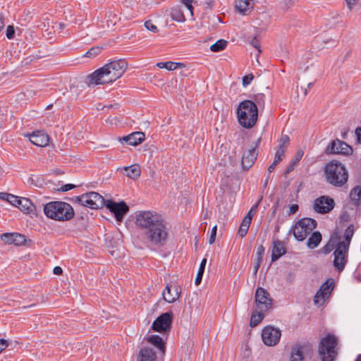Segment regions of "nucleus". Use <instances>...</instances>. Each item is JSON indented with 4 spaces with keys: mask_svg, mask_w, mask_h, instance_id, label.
I'll use <instances>...</instances> for the list:
<instances>
[{
    "mask_svg": "<svg viewBox=\"0 0 361 361\" xmlns=\"http://www.w3.org/2000/svg\"><path fill=\"white\" fill-rule=\"evenodd\" d=\"M15 30L13 25H8L6 28V37L8 39H11L14 37Z\"/></svg>",
    "mask_w": 361,
    "mask_h": 361,
    "instance_id": "43",
    "label": "nucleus"
},
{
    "mask_svg": "<svg viewBox=\"0 0 361 361\" xmlns=\"http://www.w3.org/2000/svg\"><path fill=\"white\" fill-rule=\"evenodd\" d=\"M228 44V42L225 39H219L214 44L211 45L210 49L213 52H219L225 49Z\"/></svg>",
    "mask_w": 361,
    "mask_h": 361,
    "instance_id": "34",
    "label": "nucleus"
},
{
    "mask_svg": "<svg viewBox=\"0 0 361 361\" xmlns=\"http://www.w3.org/2000/svg\"><path fill=\"white\" fill-rule=\"evenodd\" d=\"M135 224L143 231L144 238L147 243L157 247L166 244L169 233L160 214L152 211L140 212L136 215Z\"/></svg>",
    "mask_w": 361,
    "mask_h": 361,
    "instance_id": "1",
    "label": "nucleus"
},
{
    "mask_svg": "<svg viewBox=\"0 0 361 361\" xmlns=\"http://www.w3.org/2000/svg\"><path fill=\"white\" fill-rule=\"evenodd\" d=\"M350 10H352L354 6L357 4L358 0H345Z\"/></svg>",
    "mask_w": 361,
    "mask_h": 361,
    "instance_id": "54",
    "label": "nucleus"
},
{
    "mask_svg": "<svg viewBox=\"0 0 361 361\" xmlns=\"http://www.w3.org/2000/svg\"><path fill=\"white\" fill-rule=\"evenodd\" d=\"M216 231H217V226H214L211 231V233H210V236H209V243L210 245L213 244L215 241L216 235Z\"/></svg>",
    "mask_w": 361,
    "mask_h": 361,
    "instance_id": "42",
    "label": "nucleus"
},
{
    "mask_svg": "<svg viewBox=\"0 0 361 361\" xmlns=\"http://www.w3.org/2000/svg\"><path fill=\"white\" fill-rule=\"evenodd\" d=\"M263 97H264L263 94L257 95L255 97V100H256L257 103H258L259 104L261 102H263Z\"/></svg>",
    "mask_w": 361,
    "mask_h": 361,
    "instance_id": "61",
    "label": "nucleus"
},
{
    "mask_svg": "<svg viewBox=\"0 0 361 361\" xmlns=\"http://www.w3.org/2000/svg\"><path fill=\"white\" fill-rule=\"evenodd\" d=\"M17 207L25 213H31L35 210V206L33 203L28 198L25 197L20 198Z\"/></svg>",
    "mask_w": 361,
    "mask_h": 361,
    "instance_id": "26",
    "label": "nucleus"
},
{
    "mask_svg": "<svg viewBox=\"0 0 361 361\" xmlns=\"http://www.w3.org/2000/svg\"><path fill=\"white\" fill-rule=\"evenodd\" d=\"M290 141L289 137L287 135H282L279 140V144L287 145Z\"/></svg>",
    "mask_w": 361,
    "mask_h": 361,
    "instance_id": "51",
    "label": "nucleus"
},
{
    "mask_svg": "<svg viewBox=\"0 0 361 361\" xmlns=\"http://www.w3.org/2000/svg\"><path fill=\"white\" fill-rule=\"evenodd\" d=\"M350 198L355 204H361V186H356L350 191Z\"/></svg>",
    "mask_w": 361,
    "mask_h": 361,
    "instance_id": "30",
    "label": "nucleus"
},
{
    "mask_svg": "<svg viewBox=\"0 0 361 361\" xmlns=\"http://www.w3.org/2000/svg\"><path fill=\"white\" fill-rule=\"evenodd\" d=\"M173 316V314L171 312L161 314L154 321L152 329L154 331L160 333L169 331L172 324Z\"/></svg>",
    "mask_w": 361,
    "mask_h": 361,
    "instance_id": "10",
    "label": "nucleus"
},
{
    "mask_svg": "<svg viewBox=\"0 0 361 361\" xmlns=\"http://www.w3.org/2000/svg\"><path fill=\"white\" fill-rule=\"evenodd\" d=\"M102 51V47H94L90 49L85 54L84 56L88 58H94L97 56Z\"/></svg>",
    "mask_w": 361,
    "mask_h": 361,
    "instance_id": "38",
    "label": "nucleus"
},
{
    "mask_svg": "<svg viewBox=\"0 0 361 361\" xmlns=\"http://www.w3.org/2000/svg\"><path fill=\"white\" fill-rule=\"evenodd\" d=\"M43 209L48 218L56 221H68L74 216L72 206L65 202H50L44 205Z\"/></svg>",
    "mask_w": 361,
    "mask_h": 361,
    "instance_id": "4",
    "label": "nucleus"
},
{
    "mask_svg": "<svg viewBox=\"0 0 361 361\" xmlns=\"http://www.w3.org/2000/svg\"><path fill=\"white\" fill-rule=\"evenodd\" d=\"M298 210V204H292L290 207V209H289V214H295L297 211Z\"/></svg>",
    "mask_w": 361,
    "mask_h": 361,
    "instance_id": "55",
    "label": "nucleus"
},
{
    "mask_svg": "<svg viewBox=\"0 0 361 361\" xmlns=\"http://www.w3.org/2000/svg\"><path fill=\"white\" fill-rule=\"evenodd\" d=\"M123 170L126 171V176L132 179L137 178L141 174L140 167L137 164L125 166Z\"/></svg>",
    "mask_w": 361,
    "mask_h": 361,
    "instance_id": "27",
    "label": "nucleus"
},
{
    "mask_svg": "<svg viewBox=\"0 0 361 361\" xmlns=\"http://www.w3.org/2000/svg\"><path fill=\"white\" fill-rule=\"evenodd\" d=\"M281 336V330L272 326H265L262 331L263 343L267 346L276 345L279 342Z\"/></svg>",
    "mask_w": 361,
    "mask_h": 361,
    "instance_id": "12",
    "label": "nucleus"
},
{
    "mask_svg": "<svg viewBox=\"0 0 361 361\" xmlns=\"http://www.w3.org/2000/svg\"><path fill=\"white\" fill-rule=\"evenodd\" d=\"M317 224V221L313 219L303 218L291 227L289 233L292 232L297 240L302 241L316 228Z\"/></svg>",
    "mask_w": 361,
    "mask_h": 361,
    "instance_id": "8",
    "label": "nucleus"
},
{
    "mask_svg": "<svg viewBox=\"0 0 361 361\" xmlns=\"http://www.w3.org/2000/svg\"><path fill=\"white\" fill-rule=\"evenodd\" d=\"M262 199V197H261V198L259 199V201H258L255 204H254V205L251 207V209H250V211H249V212H248V213L247 214H250V217H252H252H253V216L255 215V212H256V210H257V207H258V206H259V202H261Z\"/></svg>",
    "mask_w": 361,
    "mask_h": 361,
    "instance_id": "48",
    "label": "nucleus"
},
{
    "mask_svg": "<svg viewBox=\"0 0 361 361\" xmlns=\"http://www.w3.org/2000/svg\"><path fill=\"white\" fill-rule=\"evenodd\" d=\"M145 27L146 29L154 33H157L159 31L157 27L152 23L151 20H148L145 23Z\"/></svg>",
    "mask_w": 361,
    "mask_h": 361,
    "instance_id": "39",
    "label": "nucleus"
},
{
    "mask_svg": "<svg viewBox=\"0 0 361 361\" xmlns=\"http://www.w3.org/2000/svg\"><path fill=\"white\" fill-rule=\"evenodd\" d=\"M249 228L250 227L243 226L242 224H240L238 231L239 235L241 237H245L247 233Z\"/></svg>",
    "mask_w": 361,
    "mask_h": 361,
    "instance_id": "46",
    "label": "nucleus"
},
{
    "mask_svg": "<svg viewBox=\"0 0 361 361\" xmlns=\"http://www.w3.org/2000/svg\"><path fill=\"white\" fill-rule=\"evenodd\" d=\"M30 141L36 146L44 147L49 143V136L43 131L33 132L29 135Z\"/></svg>",
    "mask_w": 361,
    "mask_h": 361,
    "instance_id": "20",
    "label": "nucleus"
},
{
    "mask_svg": "<svg viewBox=\"0 0 361 361\" xmlns=\"http://www.w3.org/2000/svg\"><path fill=\"white\" fill-rule=\"evenodd\" d=\"M326 181L335 186L341 187L348 180V173L345 167L338 161H330L324 168Z\"/></svg>",
    "mask_w": 361,
    "mask_h": 361,
    "instance_id": "6",
    "label": "nucleus"
},
{
    "mask_svg": "<svg viewBox=\"0 0 361 361\" xmlns=\"http://www.w3.org/2000/svg\"><path fill=\"white\" fill-rule=\"evenodd\" d=\"M182 1L188 10L190 12L191 16H193V6L191 4L192 0H182Z\"/></svg>",
    "mask_w": 361,
    "mask_h": 361,
    "instance_id": "47",
    "label": "nucleus"
},
{
    "mask_svg": "<svg viewBox=\"0 0 361 361\" xmlns=\"http://www.w3.org/2000/svg\"><path fill=\"white\" fill-rule=\"evenodd\" d=\"M355 134H356L357 142L361 144V127L357 128L355 130Z\"/></svg>",
    "mask_w": 361,
    "mask_h": 361,
    "instance_id": "56",
    "label": "nucleus"
},
{
    "mask_svg": "<svg viewBox=\"0 0 361 361\" xmlns=\"http://www.w3.org/2000/svg\"><path fill=\"white\" fill-rule=\"evenodd\" d=\"M160 68H166L169 71H173L178 67H184V64L181 63H175L172 61L160 62L157 64Z\"/></svg>",
    "mask_w": 361,
    "mask_h": 361,
    "instance_id": "32",
    "label": "nucleus"
},
{
    "mask_svg": "<svg viewBox=\"0 0 361 361\" xmlns=\"http://www.w3.org/2000/svg\"><path fill=\"white\" fill-rule=\"evenodd\" d=\"M335 207V202L333 198L323 195L317 197L314 202L313 208L315 212L319 214H326L331 212Z\"/></svg>",
    "mask_w": 361,
    "mask_h": 361,
    "instance_id": "15",
    "label": "nucleus"
},
{
    "mask_svg": "<svg viewBox=\"0 0 361 361\" xmlns=\"http://www.w3.org/2000/svg\"><path fill=\"white\" fill-rule=\"evenodd\" d=\"M348 214L345 212L341 215V221H348Z\"/></svg>",
    "mask_w": 361,
    "mask_h": 361,
    "instance_id": "62",
    "label": "nucleus"
},
{
    "mask_svg": "<svg viewBox=\"0 0 361 361\" xmlns=\"http://www.w3.org/2000/svg\"><path fill=\"white\" fill-rule=\"evenodd\" d=\"M263 318H264V314H262V312H261L259 310V312H257V311L253 312V313L252 314L250 322V326L255 327L260 323V322L262 320Z\"/></svg>",
    "mask_w": 361,
    "mask_h": 361,
    "instance_id": "33",
    "label": "nucleus"
},
{
    "mask_svg": "<svg viewBox=\"0 0 361 361\" xmlns=\"http://www.w3.org/2000/svg\"><path fill=\"white\" fill-rule=\"evenodd\" d=\"M206 263H207V259L204 258L201 262L198 272H197L196 278H195V283L196 285H199L202 281Z\"/></svg>",
    "mask_w": 361,
    "mask_h": 361,
    "instance_id": "37",
    "label": "nucleus"
},
{
    "mask_svg": "<svg viewBox=\"0 0 361 361\" xmlns=\"http://www.w3.org/2000/svg\"><path fill=\"white\" fill-rule=\"evenodd\" d=\"M354 235V226L350 224L343 234V240H338L334 252V266L338 271L344 269L348 262V254L352 238Z\"/></svg>",
    "mask_w": 361,
    "mask_h": 361,
    "instance_id": "3",
    "label": "nucleus"
},
{
    "mask_svg": "<svg viewBox=\"0 0 361 361\" xmlns=\"http://www.w3.org/2000/svg\"><path fill=\"white\" fill-rule=\"evenodd\" d=\"M328 298L329 296L327 295H324V293L319 289L314 296V303L317 306H321L324 303L326 299Z\"/></svg>",
    "mask_w": 361,
    "mask_h": 361,
    "instance_id": "35",
    "label": "nucleus"
},
{
    "mask_svg": "<svg viewBox=\"0 0 361 361\" xmlns=\"http://www.w3.org/2000/svg\"><path fill=\"white\" fill-rule=\"evenodd\" d=\"M1 240L6 244H13L17 246L23 245L25 241V236L18 233H5L1 235Z\"/></svg>",
    "mask_w": 361,
    "mask_h": 361,
    "instance_id": "19",
    "label": "nucleus"
},
{
    "mask_svg": "<svg viewBox=\"0 0 361 361\" xmlns=\"http://www.w3.org/2000/svg\"><path fill=\"white\" fill-rule=\"evenodd\" d=\"M53 272L56 275H61L63 273V269L60 267H55L53 269Z\"/></svg>",
    "mask_w": 361,
    "mask_h": 361,
    "instance_id": "58",
    "label": "nucleus"
},
{
    "mask_svg": "<svg viewBox=\"0 0 361 361\" xmlns=\"http://www.w3.org/2000/svg\"><path fill=\"white\" fill-rule=\"evenodd\" d=\"M171 17L177 22H184L185 20L183 11L178 7H174L171 9Z\"/></svg>",
    "mask_w": 361,
    "mask_h": 361,
    "instance_id": "31",
    "label": "nucleus"
},
{
    "mask_svg": "<svg viewBox=\"0 0 361 361\" xmlns=\"http://www.w3.org/2000/svg\"><path fill=\"white\" fill-rule=\"evenodd\" d=\"M255 300L257 309L261 312L267 311L272 306V300L269 293L262 287L257 288Z\"/></svg>",
    "mask_w": 361,
    "mask_h": 361,
    "instance_id": "11",
    "label": "nucleus"
},
{
    "mask_svg": "<svg viewBox=\"0 0 361 361\" xmlns=\"http://www.w3.org/2000/svg\"><path fill=\"white\" fill-rule=\"evenodd\" d=\"M253 78H254V76L252 74H248V75L244 76L243 78V85L244 87H246L251 82V81L253 80Z\"/></svg>",
    "mask_w": 361,
    "mask_h": 361,
    "instance_id": "44",
    "label": "nucleus"
},
{
    "mask_svg": "<svg viewBox=\"0 0 361 361\" xmlns=\"http://www.w3.org/2000/svg\"><path fill=\"white\" fill-rule=\"evenodd\" d=\"M334 288V281L333 280H327L325 283H324L319 290L324 293V295H330Z\"/></svg>",
    "mask_w": 361,
    "mask_h": 361,
    "instance_id": "36",
    "label": "nucleus"
},
{
    "mask_svg": "<svg viewBox=\"0 0 361 361\" xmlns=\"http://www.w3.org/2000/svg\"><path fill=\"white\" fill-rule=\"evenodd\" d=\"M286 248L283 246V244L280 240L274 241L273 243V249L271 253V261L275 262L278 259H279L281 256L285 255Z\"/></svg>",
    "mask_w": 361,
    "mask_h": 361,
    "instance_id": "24",
    "label": "nucleus"
},
{
    "mask_svg": "<svg viewBox=\"0 0 361 361\" xmlns=\"http://www.w3.org/2000/svg\"><path fill=\"white\" fill-rule=\"evenodd\" d=\"M75 200L81 205L94 209L102 208L104 205L106 206V200L96 192H90L77 196Z\"/></svg>",
    "mask_w": 361,
    "mask_h": 361,
    "instance_id": "9",
    "label": "nucleus"
},
{
    "mask_svg": "<svg viewBox=\"0 0 361 361\" xmlns=\"http://www.w3.org/2000/svg\"><path fill=\"white\" fill-rule=\"evenodd\" d=\"M106 208L114 214L117 221H121L125 214L129 211V207L124 201L116 202L111 200H106Z\"/></svg>",
    "mask_w": 361,
    "mask_h": 361,
    "instance_id": "13",
    "label": "nucleus"
},
{
    "mask_svg": "<svg viewBox=\"0 0 361 361\" xmlns=\"http://www.w3.org/2000/svg\"><path fill=\"white\" fill-rule=\"evenodd\" d=\"M312 354V346L309 344H295L290 351V361H303L307 356Z\"/></svg>",
    "mask_w": 361,
    "mask_h": 361,
    "instance_id": "14",
    "label": "nucleus"
},
{
    "mask_svg": "<svg viewBox=\"0 0 361 361\" xmlns=\"http://www.w3.org/2000/svg\"><path fill=\"white\" fill-rule=\"evenodd\" d=\"M353 150L351 146L338 139L333 140L326 149V154L350 155L353 153Z\"/></svg>",
    "mask_w": 361,
    "mask_h": 361,
    "instance_id": "16",
    "label": "nucleus"
},
{
    "mask_svg": "<svg viewBox=\"0 0 361 361\" xmlns=\"http://www.w3.org/2000/svg\"><path fill=\"white\" fill-rule=\"evenodd\" d=\"M261 138H258L257 140L255 142V145L252 146L250 149L245 151L242 157L241 164L242 167L244 170L249 169L255 161L257 159L258 155L257 147L260 143Z\"/></svg>",
    "mask_w": 361,
    "mask_h": 361,
    "instance_id": "17",
    "label": "nucleus"
},
{
    "mask_svg": "<svg viewBox=\"0 0 361 361\" xmlns=\"http://www.w3.org/2000/svg\"><path fill=\"white\" fill-rule=\"evenodd\" d=\"M75 188V185L73 184H66V185L61 186L60 190L62 192H66V191L72 190Z\"/></svg>",
    "mask_w": 361,
    "mask_h": 361,
    "instance_id": "52",
    "label": "nucleus"
},
{
    "mask_svg": "<svg viewBox=\"0 0 361 361\" xmlns=\"http://www.w3.org/2000/svg\"><path fill=\"white\" fill-rule=\"evenodd\" d=\"M147 343L152 345L157 350V353H160L161 355H164L166 352V345L164 340L158 335H151L147 338H145Z\"/></svg>",
    "mask_w": 361,
    "mask_h": 361,
    "instance_id": "21",
    "label": "nucleus"
},
{
    "mask_svg": "<svg viewBox=\"0 0 361 361\" xmlns=\"http://www.w3.org/2000/svg\"><path fill=\"white\" fill-rule=\"evenodd\" d=\"M337 343V338L332 334H328L321 340L318 353L322 361H334L336 359Z\"/></svg>",
    "mask_w": 361,
    "mask_h": 361,
    "instance_id": "7",
    "label": "nucleus"
},
{
    "mask_svg": "<svg viewBox=\"0 0 361 361\" xmlns=\"http://www.w3.org/2000/svg\"><path fill=\"white\" fill-rule=\"evenodd\" d=\"M238 121L245 128H252L257 121L258 109L255 103L251 100L241 102L237 108Z\"/></svg>",
    "mask_w": 361,
    "mask_h": 361,
    "instance_id": "5",
    "label": "nucleus"
},
{
    "mask_svg": "<svg viewBox=\"0 0 361 361\" xmlns=\"http://www.w3.org/2000/svg\"><path fill=\"white\" fill-rule=\"evenodd\" d=\"M322 240V235L319 232H314L307 240V245L308 247L313 249L318 246Z\"/></svg>",
    "mask_w": 361,
    "mask_h": 361,
    "instance_id": "29",
    "label": "nucleus"
},
{
    "mask_svg": "<svg viewBox=\"0 0 361 361\" xmlns=\"http://www.w3.org/2000/svg\"><path fill=\"white\" fill-rule=\"evenodd\" d=\"M128 63L125 60L113 61L88 75V85H104L114 82L125 73Z\"/></svg>",
    "mask_w": 361,
    "mask_h": 361,
    "instance_id": "2",
    "label": "nucleus"
},
{
    "mask_svg": "<svg viewBox=\"0 0 361 361\" xmlns=\"http://www.w3.org/2000/svg\"><path fill=\"white\" fill-rule=\"evenodd\" d=\"M8 347V341L6 339H0V353Z\"/></svg>",
    "mask_w": 361,
    "mask_h": 361,
    "instance_id": "49",
    "label": "nucleus"
},
{
    "mask_svg": "<svg viewBox=\"0 0 361 361\" xmlns=\"http://www.w3.org/2000/svg\"><path fill=\"white\" fill-rule=\"evenodd\" d=\"M277 164H278L274 161L273 163L268 168L269 172L271 173L275 169Z\"/></svg>",
    "mask_w": 361,
    "mask_h": 361,
    "instance_id": "60",
    "label": "nucleus"
},
{
    "mask_svg": "<svg viewBox=\"0 0 361 361\" xmlns=\"http://www.w3.org/2000/svg\"><path fill=\"white\" fill-rule=\"evenodd\" d=\"M4 25H5L4 16L3 15H0V32L4 28Z\"/></svg>",
    "mask_w": 361,
    "mask_h": 361,
    "instance_id": "59",
    "label": "nucleus"
},
{
    "mask_svg": "<svg viewBox=\"0 0 361 361\" xmlns=\"http://www.w3.org/2000/svg\"><path fill=\"white\" fill-rule=\"evenodd\" d=\"M252 218L250 217V214H247L243 219L240 224H242L243 226H247L250 227V224L252 222Z\"/></svg>",
    "mask_w": 361,
    "mask_h": 361,
    "instance_id": "45",
    "label": "nucleus"
},
{
    "mask_svg": "<svg viewBox=\"0 0 361 361\" xmlns=\"http://www.w3.org/2000/svg\"><path fill=\"white\" fill-rule=\"evenodd\" d=\"M264 254V247H263V245H260L257 247L255 259L262 261Z\"/></svg>",
    "mask_w": 361,
    "mask_h": 361,
    "instance_id": "41",
    "label": "nucleus"
},
{
    "mask_svg": "<svg viewBox=\"0 0 361 361\" xmlns=\"http://www.w3.org/2000/svg\"><path fill=\"white\" fill-rule=\"evenodd\" d=\"M237 11L242 15H248L252 8L250 0H238L235 6Z\"/></svg>",
    "mask_w": 361,
    "mask_h": 361,
    "instance_id": "25",
    "label": "nucleus"
},
{
    "mask_svg": "<svg viewBox=\"0 0 361 361\" xmlns=\"http://www.w3.org/2000/svg\"><path fill=\"white\" fill-rule=\"evenodd\" d=\"M340 240V237L338 235L337 233H334L328 243L324 246L323 250L325 254H328L331 252L334 249H335L338 241Z\"/></svg>",
    "mask_w": 361,
    "mask_h": 361,
    "instance_id": "28",
    "label": "nucleus"
},
{
    "mask_svg": "<svg viewBox=\"0 0 361 361\" xmlns=\"http://www.w3.org/2000/svg\"><path fill=\"white\" fill-rule=\"evenodd\" d=\"M286 146H287V145H281V144H279V146H278V147H277V149H278V150H282V151L285 153Z\"/></svg>",
    "mask_w": 361,
    "mask_h": 361,
    "instance_id": "64",
    "label": "nucleus"
},
{
    "mask_svg": "<svg viewBox=\"0 0 361 361\" xmlns=\"http://www.w3.org/2000/svg\"><path fill=\"white\" fill-rule=\"evenodd\" d=\"M302 155H303V152L302 151H298L295 155V158L293 164H295L296 163H298L301 159Z\"/></svg>",
    "mask_w": 361,
    "mask_h": 361,
    "instance_id": "57",
    "label": "nucleus"
},
{
    "mask_svg": "<svg viewBox=\"0 0 361 361\" xmlns=\"http://www.w3.org/2000/svg\"><path fill=\"white\" fill-rule=\"evenodd\" d=\"M8 197V193L0 192V200L6 201Z\"/></svg>",
    "mask_w": 361,
    "mask_h": 361,
    "instance_id": "63",
    "label": "nucleus"
},
{
    "mask_svg": "<svg viewBox=\"0 0 361 361\" xmlns=\"http://www.w3.org/2000/svg\"><path fill=\"white\" fill-rule=\"evenodd\" d=\"M261 263H262V261L255 259V265H254V268H253V274L254 275H255V276L257 275L259 268L260 267Z\"/></svg>",
    "mask_w": 361,
    "mask_h": 361,
    "instance_id": "53",
    "label": "nucleus"
},
{
    "mask_svg": "<svg viewBox=\"0 0 361 361\" xmlns=\"http://www.w3.org/2000/svg\"><path fill=\"white\" fill-rule=\"evenodd\" d=\"M181 294L180 286L168 284L162 293L163 298L169 303L174 302Z\"/></svg>",
    "mask_w": 361,
    "mask_h": 361,
    "instance_id": "18",
    "label": "nucleus"
},
{
    "mask_svg": "<svg viewBox=\"0 0 361 361\" xmlns=\"http://www.w3.org/2000/svg\"><path fill=\"white\" fill-rule=\"evenodd\" d=\"M251 44L255 47L256 48L259 52H261V50L259 49V47H260V43H259V39L255 37L252 41H251Z\"/></svg>",
    "mask_w": 361,
    "mask_h": 361,
    "instance_id": "50",
    "label": "nucleus"
},
{
    "mask_svg": "<svg viewBox=\"0 0 361 361\" xmlns=\"http://www.w3.org/2000/svg\"><path fill=\"white\" fill-rule=\"evenodd\" d=\"M137 361H158L157 352L151 347H143L139 351Z\"/></svg>",
    "mask_w": 361,
    "mask_h": 361,
    "instance_id": "22",
    "label": "nucleus"
},
{
    "mask_svg": "<svg viewBox=\"0 0 361 361\" xmlns=\"http://www.w3.org/2000/svg\"><path fill=\"white\" fill-rule=\"evenodd\" d=\"M145 134L142 132H135L128 136H124L120 139V141L127 142L130 145L136 146L145 140Z\"/></svg>",
    "mask_w": 361,
    "mask_h": 361,
    "instance_id": "23",
    "label": "nucleus"
},
{
    "mask_svg": "<svg viewBox=\"0 0 361 361\" xmlns=\"http://www.w3.org/2000/svg\"><path fill=\"white\" fill-rule=\"evenodd\" d=\"M20 198V197H19L18 196H16L14 195L8 193V197L6 201L8 202L11 204H12L15 207H17Z\"/></svg>",
    "mask_w": 361,
    "mask_h": 361,
    "instance_id": "40",
    "label": "nucleus"
}]
</instances>
